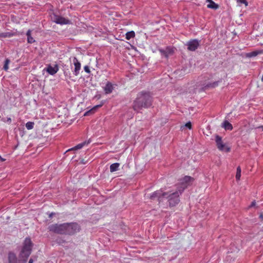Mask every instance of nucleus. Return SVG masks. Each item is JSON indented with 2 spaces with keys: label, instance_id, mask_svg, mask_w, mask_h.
Returning <instances> with one entry per match:
<instances>
[{
  "label": "nucleus",
  "instance_id": "14",
  "mask_svg": "<svg viewBox=\"0 0 263 263\" xmlns=\"http://www.w3.org/2000/svg\"><path fill=\"white\" fill-rule=\"evenodd\" d=\"M58 70L59 67L57 65H55L54 67L51 66V65H49L46 69L47 72H48L51 75L55 74Z\"/></svg>",
  "mask_w": 263,
  "mask_h": 263
},
{
  "label": "nucleus",
  "instance_id": "23",
  "mask_svg": "<svg viewBox=\"0 0 263 263\" xmlns=\"http://www.w3.org/2000/svg\"><path fill=\"white\" fill-rule=\"evenodd\" d=\"M262 53V51H254L248 53L247 54V57H250V58L253 57H255V56L259 54H261Z\"/></svg>",
  "mask_w": 263,
  "mask_h": 263
},
{
  "label": "nucleus",
  "instance_id": "15",
  "mask_svg": "<svg viewBox=\"0 0 263 263\" xmlns=\"http://www.w3.org/2000/svg\"><path fill=\"white\" fill-rule=\"evenodd\" d=\"M90 143V140H88L87 141H84L83 142L77 145L74 147H73V148H72L71 149H68L67 151H69L70 150H77V149H81L83 147H84V146L87 145Z\"/></svg>",
  "mask_w": 263,
  "mask_h": 263
},
{
  "label": "nucleus",
  "instance_id": "3",
  "mask_svg": "<svg viewBox=\"0 0 263 263\" xmlns=\"http://www.w3.org/2000/svg\"><path fill=\"white\" fill-rule=\"evenodd\" d=\"M164 193L167 195L164 196V198L167 199L170 206L173 207L176 206L179 203L180 195L182 193H180V191L177 189L175 191H168L164 192Z\"/></svg>",
  "mask_w": 263,
  "mask_h": 263
},
{
  "label": "nucleus",
  "instance_id": "35",
  "mask_svg": "<svg viewBox=\"0 0 263 263\" xmlns=\"http://www.w3.org/2000/svg\"><path fill=\"white\" fill-rule=\"evenodd\" d=\"M53 215V213H51L50 215H49V217L51 218L52 215Z\"/></svg>",
  "mask_w": 263,
  "mask_h": 263
},
{
  "label": "nucleus",
  "instance_id": "33",
  "mask_svg": "<svg viewBox=\"0 0 263 263\" xmlns=\"http://www.w3.org/2000/svg\"><path fill=\"white\" fill-rule=\"evenodd\" d=\"M255 202L254 201H253V202L251 203V205H250V208H251V207H253V206H255Z\"/></svg>",
  "mask_w": 263,
  "mask_h": 263
},
{
  "label": "nucleus",
  "instance_id": "20",
  "mask_svg": "<svg viewBox=\"0 0 263 263\" xmlns=\"http://www.w3.org/2000/svg\"><path fill=\"white\" fill-rule=\"evenodd\" d=\"M120 166V164L119 163H115L110 165V171L112 173L117 171L118 170V168Z\"/></svg>",
  "mask_w": 263,
  "mask_h": 263
},
{
  "label": "nucleus",
  "instance_id": "25",
  "mask_svg": "<svg viewBox=\"0 0 263 263\" xmlns=\"http://www.w3.org/2000/svg\"><path fill=\"white\" fill-rule=\"evenodd\" d=\"M12 36V34L9 32H3L0 33V39L5 37H10Z\"/></svg>",
  "mask_w": 263,
  "mask_h": 263
},
{
  "label": "nucleus",
  "instance_id": "27",
  "mask_svg": "<svg viewBox=\"0 0 263 263\" xmlns=\"http://www.w3.org/2000/svg\"><path fill=\"white\" fill-rule=\"evenodd\" d=\"M34 123L33 122H28L26 124V127L27 129H32L34 127Z\"/></svg>",
  "mask_w": 263,
  "mask_h": 263
},
{
  "label": "nucleus",
  "instance_id": "7",
  "mask_svg": "<svg viewBox=\"0 0 263 263\" xmlns=\"http://www.w3.org/2000/svg\"><path fill=\"white\" fill-rule=\"evenodd\" d=\"M215 141L216 145L219 150L221 151H225L229 152L230 151V148L226 146L222 141L221 137L218 135H216L215 137Z\"/></svg>",
  "mask_w": 263,
  "mask_h": 263
},
{
  "label": "nucleus",
  "instance_id": "21",
  "mask_svg": "<svg viewBox=\"0 0 263 263\" xmlns=\"http://www.w3.org/2000/svg\"><path fill=\"white\" fill-rule=\"evenodd\" d=\"M125 35L126 39L129 40L130 39L134 38L135 36V33L134 31H130L127 32Z\"/></svg>",
  "mask_w": 263,
  "mask_h": 263
},
{
  "label": "nucleus",
  "instance_id": "1",
  "mask_svg": "<svg viewBox=\"0 0 263 263\" xmlns=\"http://www.w3.org/2000/svg\"><path fill=\"white\" fill-rule=\"evenodd\" d=\"M152 99L149 92L142 91L138 93L134 100L133 108L135 111H139L143 108H147L152 105Z\"/></svg>",
  "mask_w": 263,
  "mask_h": 263
},
{
  "label": "nucleus",
  "instance_id": "26",
  "mask_svg": "<svg viewBox=\"0 0 263 263\" xmlns=\"http://www.w3.org/2000/svg\"><path fill=\"white\" fill-rule=\"evenodd\" d=\"M102 106V104L98 105H96V106H95L92 109H90V110H89V111H88L86 112L84 115H85V116H87V115H88L90 113H91V112L93 113V112H95V110H96L97 108H99V107H101Z\"/></svg>",
  "mask_w": 263,
  "mask_h": 263
},
{
  "label": "nucleus",
  "instance_id": "29",
  "mask_svg": "<svg viewBox=\"0 0 263 263\" xmlns=\"http://www.w3.org/2000/svg\"><path fill=\"white\" fill-rule=\"evenodd\" d=\"M237 2L240 4H244L246 6L248 5L246 0H237Z\"/></svg>",
  "mask_w": 263,
  "mask_h": 263
},
{
  "label": "nucleus",
  "instance_id": "9",
  "mask_svg": "<svg viewBox=\"0 0 263 263\" xmlns=\"http://www.w3.org/2000/svg\"><path fill=\"white\" fill-rule=\"evenodd\" d=\"M200 41L197 39L191 40L186 44L187 49L194 51L198 48L199 46Z\"/></svg>",
  "mask_w": 263,
  "mask_h": 263
},
{
  "label": "nucleus",
  "instance_id": "32",
  "mask_svg": "<svg viewBox=\"0 0 263 263\" xmlns=\"http://www.w3.org/2000/svg\"><path fill=\"white\" fill-rule=\"evenodd\" d=\"M256 129H260V131H262L263 130V126H258L256 128Z\"/></svg>",
  "mask_w": 263,
  "mask_h": 263
},
{
  "label": "nucleus",
  "instance_id": "30",
  "mask_svg": "<svg viewBox=\"0 0 263 263\" xmlns=\"http://www.w3.org/2000/svg\"><path fill=\"white\" fill-rule=\"evenodd\" d=\"M84 69L86 72L89 73L90 72V69L88 66H85Z\"/></svg>",
  "mask_w": 263,
  "mask_h": 263
},
{
  "label": "nucleus",
  "instance_id": "10",
  "mask_svg": "<svg viewBox=\"0 0 263 263\" xmlns=\"http://www.w3.org/2000/svg\"><path fill=\"white\" fill-rule=\"evenodd\" d=\"M53 21L55 23L61 25H66L70 23V21L68 19L58 15H54Z\"/></svg>",
  "mask_w": 263,
  "mask_h": 263
},
{
  "label": "nucleus",
  "instance_id": "12",
  "mask_svg": "<svg viewBox=\"0 0 263 263\" xmlns=\"http://www.w3.org/2000/svg\"><path fill=\"white\" fill-rule=\"evenodd\" d=\"M115 88V85L112 84L110 82H107L105 86L103 87L104 91L105 94L111 93Z\"/></svg>",
  "mask_w": 263,
  "mask_h": 263
},
{
  "label": "nucleus",
  "instance_id": "19",
  "mask_svg": "<svg viewBox=\"0 0 263 263\" xmlns=\"http://www.w3.org/2000/svg\"><path fill=\"white\" fill-rule=\"evenodd\" d=\"M223 127L226 130H231L233 129L232 125L228 121H224L223 123Z\"/></svg>",
  "mask_w": 263,
  "mask_h": 263
},
{
  "label": "nucleus",
  "instance_id": "28",
  "mask_svg": "<svg viewBox=\"0 0 263 263\" xmlns=\"http://www.w3.org/2000/svg\"><path fill=\"white\" fill-rule=\"evenodd\" d=\"M10 60L8 59H6V60L5 61V64H4V67H3V69L5 70V71H7L9 69V64L10 63Z\"/></svg>",
  "mask_w": 263,
  "mask_h": 263
},
{
  "label": "nucleus",
  "instance_id": "2",
  "mask_svg": "<svg viewBox=\"0 0 263 263\" xmlns=\"http://www.w3.org/2000/svg\"><path fill=\"white\" fill-rule=\"evenodd\" d=\"M32 243L30 238H26L23 246L19 255L20 260L26 263L31 253Z\"/></svg>",
  "mask_w": 263,
  "mask_h": 263
},
{
  "label": "nucleus",
  "instance_id": "5",
  "mask_svg": "<svg viewBox=\"0 0 263 263\" xmlns=\"http://www.w3.org/2000/svg\"><path fill=\"white\" fill-rule=\"evenodd\" d=\"M80 230V227L76 222L65 223V235H72Z\"/></svg>",
  "mask_w": 263,
  "mask_h": 263
},
{
  "label": "nucleus",
  "instance_id": "17",
  "mask_svg": "<svg viewBox=\"0 0 263 263\" xmlns=\"http://www.w3.org/2000/svg\"><path fill=\"white\" fill-rule=\"evenodd\" d=\"M31 31L30 30H28L26 33V35L27 36V42L30 44L33 43L35 41L33 37L31 36Z\"/></svg>",
  "mask_w": 263,
  "mask_h": 263
},
{
  "label": "nucleus",
  "instance_id": "36",
  "mask_svg": "<svg viewBox=\"0 0 263 263\" xmlns=\"http://www.w3.org/2000/svg\"><path fill=\"white\" fill-rule=\"evenodd\" d=\"M262 217H263L262 215V214H261V215H260V217L262 218Z\"/></svg>",
  "mask_w": 263,
  "mask_h": 263
},
{
  "label": "nucleus",
  "instance_id": "24",
  "mask_svg": "<svg viewBox=\"0 0 263 263\" xmlns=\"http://www.w3.org/2000/svg\"><path fill=\"white\" fill-rule=\"evenodd\" d=\"M241 168L239 166L237 167V171H236V179L237 181H239L240 179V177H241Z\"/></svg>",
  "mask_w": 263,
  "mask_h": 263
},
{
  "label": "nucleus",
  "instance_id": "13",
  "mask_svg": "<svg viewBox=\"0 0 263 263\" xmlns=\"http://www.w3.org/2000/svg\"><path fill=\"white\" fill-rule=\"evenodd\" d=\"M73 64L74 65L73 73L76 76H77L79 74L80 70L81 69V63L76 58H74Z\"/></svg>",
  "mask_w": 263,
  "mask_h": 263
},
{
  "label": "nucleus",
  "instance_id": "18",
  "mask_svg": "<svg viewBox=\"0 0 263 263\" xmlns=\"http://www.w3.org/2000/svg\"><path fill=\"white\" fill-rule=\"evenodd\" d=\"M207 2H209V4L207 5V7L213 9H217L218 8V5L216 4L212 0H206Z\"/></svg>",
  "mask_w": 263,
  "mask_h": 263
},
{
  "label": "nucleus",
  "instance_id": "22",
  "mask_svg": "<svg viewBox=\"0 0 263 263\" xmlns=\"http://www.w3.org/2000/svg\"><path fill=\"white\" fill-rule=\"evenodd\" d=\"M218 85V81L214 82L213 83H210L207 84L205 86H204V88L205 89L209 88H214Z\"/></svg>",
  "mask_w": 263,
  "mask_h": 263
},
{
  "label": "nucleus",
  "instance_id": "16",
  "mask_svg": "<svg viewBox=\"0 0 263 263\" xmlns=\"http://www.w3.org/2000/svg\"><path fill=\"white\" fill-rule=\"evenodd\" d=\"M9 263H17L16 255L13 252H9L8 254Z\"/></svg>",
  "mask_w": 263,
  "mask_h": 263
},
{
  "label": "nucleus",
  "instance_id": "31",
  "mask_svg": "<svg viewBox=\"0 0 263 263\" xmlns=\"http://www.w3.org/2000/svg\"><path fill=\"white\" fill-rule=\"evenodd\" d=\"M185 126L187 128H189L190 129H191L192 128L191 122H187L185 124Z\"/></svg>",
  "mask_w": 263,
  "mask_h": 263
},
{
  "label": "nucleus",
  "instance_id": "8",
  "mask_svg": "<svg viewBox=\"0 0 263 263\" xmlns=\"http://www.w3.org/2000/svg\"><path fill=\"white\" fill-rule=\"evenodd\" d=\"M166 195L161 190H160L153 193L151 195L149 198L152 200L158 199L159 201H161L164 199V196Z\"/></svg>",
  "mask_w": 263,
  "mask_h": 263
},
{
  "label": "nucleus",
  "instance_id": "4",
  "mask_svg": "<svg viewBox=\"0 0 263 263\" xmlns=\"http://www.w3.org/2000/svg\"><path fill=\"white\" fill-rule=\"evenodd\" d=\"M194 178L189 176H185L183 178L179 180V182L176 184V189H177L180 191V193H183L184 189L190 185L193 181Z\"/></svg>",
  "mask_w": 263,
  "mask_h": 263
},
{
  "label": "nucleus",
  "instance_id": "11",
  "mask_svg": "<svg viewBox=\"0 0 263 263\" xmlns=\"http://www.w3.org/2000/svg\"><path fill=\"white\" fill-rule=\"evenodd\" d=\"M159 51L161 53V55L167 58L170 55L173 54L174 50L173 48L167 47L165 49H159Z\"/></svg>",
  "mask_w": 263,
  "mask_h": 263
},
{
  "label": "nucleus",
  "instance_id": "6",
  "mask_svg": "<svg viewBox=\"0 0 263 263\" xmlns=\"http://www.w3.org/2000/svg\"><path fill=\"white\" fill-rule=\"evenodd\" d=\"M49 231L60 234H65V223L62 224H53L49 226Z\"/></svg>",
  "mask_w": 263,
  "mask_h": 263
},
{
  "label": "nucleus",
  "instance_id": "34",
  "mask_svg": "<svg viewBox=\"0 0 263 263\" xmlns=\"http://www.w3.org/2000/svg\"><path fill=\"white\" fill-rule=\"evenodd\" d=\"M33 260L32 258H30L29 260V263H33Z\"/></svg>",
  "mask_w": 263,
  "mask_h": 263
}]
</instances>
